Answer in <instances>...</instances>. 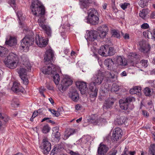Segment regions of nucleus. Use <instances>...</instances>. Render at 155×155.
Segmentation results:
<instances>
[{
	"mask_svg": "<svg viewBox=\"0 0 155 155\" xmlns=\"http://www.w3.org/2000/svg\"><path fill=\"white\" fill-rule=\"evenodd\" d=\"M120 87L117 85L116 83H114L112 86L111 91L113 92H116L118 91L120 89Z\"/></svg>",
	"mask_w": 155,
	"mask_h": 155,
	"instance_id": "nucleus-38",
	"label": "nucleus"
},
{
	"mask_svg": "<svg viewBox=\"0 0 155 155\" xmlns=\"http://www.w3.org/2000/svg\"><path fill=\"white\" fill-rule=\"evenodd\" d=\"M75 133V130L74 129H67L64 133V138L65 139H67L71 135H73Z\"/></svg>",
	"mask_w": 155,
	"mask_h": 155,
	"instance_id": "nucleus-26",
	"label": "nucleus"
},
{
	"mask_svg": "<svg viewBox=\"0 0 155 155\" xmlns=\"http://www.w3.org/2000/svg\"><path fill=\"white\" fill-rule=\"evenodd\" d=\"M5 43L10 47L14 46L17 44V40L15 37L10 36L8 39H7Z\"/></svg>",
	"mask_w": 155,
	"mask_h": 155,
	"instance_id": "nucleus-20",
	"label": "nucleus"
},
{
	"mask_svg": "<svg viewBox=\"0 0 155 155\" xmlns=\"http://www.w3.org/2000/svg\"><path fill=\"white\" fill-rule=\"evenodd\" d=\"M116 63L118 65L124 66L127 65V61L125 58L118 56L116 58Z\"/></svg>",
	"mask_w": 155,
	"mask_h": 155,
	"instance_id": "nucleus-18",
	"label": "nucleus"
},
{
	"mask_svg": "<svg viewBox=\"0 0 155 155\" xmlns=\"http://www.w3.org/2000/svg\"><path fill=\"white\" fill-rule=\"evenodd\" d=\"M45 87L49 90H53V87L51 84L47 83L45 84Z\"/></svg>",
	"mask_w": 155,
	"mask_h": 155,
	"instance_id": "nucleus-52",
	"label": "nucleus"
},
{
	"mask_svg": "<svg viewBox=\"0 0 155 155\" xmlns=\"http://www.w3.org/2000/svg\"><path fill=\"white\" fill-rule=\"evenodd\" d=\"M19 61L18 56L13 53L11 52L5 58L4 63L6 67L9 68L14 69L17 67Z\"/></svg>",
	"mask_w": 155,
	"mask_h": 155,
	"instance_id": "nucleus-3",
	"label": "nucleus"
},
{
	"mask_svg": "<svg viewBox=\"0 0 155 155\" xmlns=\"http://www.w3.org/2000/svg\"><path fill=\"white\" fill-rule=\"evenodd\" d=\"M50 128L48 125H46L43 127L42 131L43 133L46 134L48 133L50 130Z\"/></svg>",
	"mask_w": 155,
	"mask_h": 155,
	"instance_id": "nucleus-41",
	"label": "nucleus"
},
{
	"mask_svg": "<svg viewBox=\"0 0 155 155\" xmlns=\"http://www.w3.org/2000/svg\"><path fill=\"white\" fill-rule=\"evenodd\" d=\"M54 57V55L53 50L49 49L47 50L45 53L44 57L45 63V64L47 65L51 63V60H52Z\"/></svg>",
	"mask_w": 155,
	"mask_h": 155,
	"instance_id": "nucleus-9",
	"label": "nucleus"
},
{
	"mask_svg": "<svg viewBox=\"0 0 155 155\" xmlns=\"http://www.w3.org/2000/svg\"><path fill=\"white\" fill-rule=\"evenodd\" d=\"M140 51L145 54H148L150 49V45L145 42L141 41L139 43Z\"/></svg>",
	"mask_w": 155,
	"mask_h": 155,
	"instance_id": "nucleus-10",
	"label": "nucleus"
},
{
	"mask_svg": "<svg viewBox=\"0 0 155 155\" xmlns=\"http://www.w3.org/2000/svg\"><path fill=\"white\" fill-rule=\"evenodd\" d=\"M32 14L39 18L38 22L39 25L42 28H45L46 25V18L45 16V7L38 0H33L31 6Z\"/></svg>",
	"mask_w": 155,
	"mask_h": 155,
	"instance_id": "nucleus-1",
	"label": "nucleus"
},
{
	"mask_svg": "<svg viewBox=\"0 0 155 155\" xmlns=\"http://www.w3.org/2000/svg\"><path fill=\"white\" fill-rule=\"evenodd\" d=\"M87 22L90 24L93 25H95L98 24L99 22V18L98 17H97V18H94V17H87Z\"/></svg>",
	"mask_w": 155,
	"mask_h": 155,
	"instance_id": "nucleus-25",
	"label": "nucleus"
},
{
	"mask_svg": "<svg viewBox=\"0 0 155 155\" xmlns=\"http://www.w3.org/2000/svg\"><path fill=\"white\" fill-rule=\"evenodd\" d=\"M155 144H151L149 148L148 155H155Z\"/></svg>",
	"mask_w": 155,
	"mask_h": 155,
	"instance_id": "nucleus-33",
	"label": "nucleus"
},
{
	"mask_svg": "<svg viewBox=\"0 0 155 155\" xmlns=\"http://www.w3.org/2000/svg\"><path fill=\"white\" fill-rule=\"evenodd\" d=\"M22 12L21 11H19L17 13V16L20 21L23 20L24 19V17L22 16Z\"/></svg>",
	"mask_w": 155,
	"mask_h": 155,
	"instance_id": "nucleus-48",
	"label": "nucleus"
},
{
	"mask_svg": "<svg viewBox=\"0 0 155 155\" xmlns=\"http://www.w3.org/2000/svg\"><path fill=\"white\" fill-rule=\"evenodd\" d=\"M34 42V37L31 35H26L21 40V46L23 48L32 45Z\"/></svg>",
	"mask_w": 155,
	"mask_h": 155,
	"instance_id": "nucleus-5",
	"label": "nucleus"
},
{
	"mask_svg": "<svg viewBox=\"0 0 155 155\" xmlns=\"http://www.w3.org/2000/svg\"><path fill=\"white\" fill-rule=\"evenodd\" d=\"M73 81L68 76H65L61 81V84L59 85L58 89L61 92L65 91L67 87L71 85Z\"/></svg>",
	"mask_w": 155,
	"mask_h": 155,
	"instance_id": "nucleus-4",
	"label": "nucleus"
},
{
	"mask_svg": "<svg viewBox=\"0 0 155 155\" xmlns=\"http://www.w3.org/2000/svg\"><path fill=\"white\" fill-rule=\"evenodd\" d=\"M150 18H155V12H153L151 14Z\"/></svg>",
	"mask_w": 155,
	"mask_h": 155,
	"instance_id": "nucleus-61",
	"label": "nucleus"
},
{
	"mask_svg": "<svg viewBox=\"0 0 155 155\" xmlns=\"http://www.w3.org/2000/svg\"><path fill=\"white\" fill-rule=\"evenodd\" d=\"M59 71V68L57 69V71H55V73L52 74L51 75L53 76L54 81L56 85H58L59 83L60 80V76L59 74L58 73V71Z\"/></svg>",
	"mask_w": 155,
	"mask_h": 155,
	"instance_id": "nucleus-27",
	"label": "nucleus"
},
{
	"mask_svg": "<svg viewBox=\"0 0 155 155\" xmlns=\"http://www.w3.org/2000/svg\"><path fill=\"white\" fill-rule=\"evenodd\" d=\"M141 92V87L139 86H135L133 88L131 89L130 91V93L133 94H139Z\"/></svg>",
	"mask_w": 155,
	"mask_h": 155,
	"instance_id": "nucleus-29",
	"label": "nucleus"
},
{
	"mask_svg": "<svg viewBox=\"0 0 155 155\" xmlns=\"http://www.w3.org/2000/svg\"><path fill=\"white\" fill-rule=\"evenodd\" d=\"M141 65L144 68H146L148 66V61L147 60H142L140 62Z\"/></svg>",
	"mask_w": 155,
	"mask_h": 155,
	"instance_id": "nucleus-47",
	"label": "nucleus"
},
{
	"mask_svg": "<svg viewBox=\"0 0 155 155\" xmlns=\"http://www.w3.org/2000/svg\"><path fill=\"white\" fill-rule=\"evenodd\" d=\"M35 39L36 44L39 47H45L47 44V41L46 40H45L44 38H41L38 35H36Z\"/></svg>",
	"mask_w": 155,
	"mask_h": 155,
	"instance_id": "nucleus-14",
	"label": "nucleus"
},
{
	"mask_svg": "<svg viewBox=\"0 0 155 155\" xmlns=\"http://www.w3.org/2000/svg\"><path fill=\"white\" fill-rule=\"evenodd\" d=\"M114 101L115 100L113 98H109L106 99L103 106V110H105L112 108Z\"/></svg>",
	"mask_w": 155,
	"mask_h": 155,
	"instance_id": "nucleus-12",
	"label": "nucleus"
},
{
	"mask_svg": "<svg viewBox=\"0 0 155 155\" xmlns=\"http://www.w3.org/2000/svg\"><path fill=\"white\" fill-rule=\"evenodd\" d=\"M149 83L150 84L151 87H153V88L152 89L153 92H155V80H150Z\"/></svg>",
	"mask_w": 155,
	"mask_h": 155,
	"instance_id": "nucleus-46",
	"label": "nucleus"
},
{
	"mask_svg": "<svg viewBox=\"0 0 155 155\" xmlns=\"http://www.w3.org/2000/svg\"><path fill=\"white\" fill-rule=\"evenodd\" d=\"M122 130L119 127L116 128L114 130L112 136V139L114 141H117L122 136Z\"/></svg>",
	"mask_w": 155,
	"mask_h": 155,
	"instance_id": "nucleus-11",
	"label": "nucleus"
},
{
	"mask_svg": "<svg viewBox=\"0 0 155 155\" xmlns=\"http://www.w3.org/2000/svg\"><path fill=\"white\" fill-rule=\"evenodd\" d=\"M94 17V18L98 16V13L97 11L94 8L91 9L88 12L87 17Z\"/></svg>",
	"mask_w": 155,
	"mask_h": 155,
	"instance_id": "nucleus-28",
	"label": "nucleus"
},
{
	"mask_svg": "<svg viewBox=\"0 0 155 155\" xmlns=\"http://www.w3.org/2000/svg\"><path fill=\"white\" fill-rule=\"evenodd\" d=\"M70 154L71 155H80L79 153L74 152L72 151L70 152Z\"/></svg>",
	"mask_w": 155,
	"mask_h": 155,
	"instance_id": "nucleus-64",
	"label": "nucleus"
},
{
	"mask_svg": "<svg viewBox=\"0 0 155 155\" xmlns=\"http://www.w3.org/2000/svg\"><path fill=\"white\" fill-rule=\"evenodd\" d=\"M45 31L46 33L48 36L51 37V28L48 26H45V28H42Z\"/></svg>",
	"mask_w": 155,
	"mask_h": 155,
	"instance_id": "nucleus-37",
	"label": "nucleus"
},
{
	"mask_svg": "<svg viewBox=\"0 0 155 155\" xmlns=\"http://www.w3.org/2000/svg\"><path fill=\"white\" fill-rule=\"evenodd\" d=\"M117 152V150L115 149H112L109 151L108 154V155H116Z\"/></svg>",
	"mask_w": 155,
	"mask_h": 155,
	"instance_id": "nucleus-51",
	"label": "nucleus"
},
{
	"mask_svg": "<svg viewBox=\"0 0 155 155\" xmlns=\"http://www.w3.org/2000/svg\"><path fill=\"white\" fill-rule=\"evenodd\" d=\"M18 73L20 77L26 75V70L25 68H20L18 71Z\"/></svg>",
	"mask_w": 155,
	"mask_h": 155,
	"instance_id": "nucleus-34",
	"label": "nucleus"
},
{
	"mask_svg": "<svg viewBox=\"0 0 155 155\" xmlns=\"http://www.w3.org/2000/svg\"><path fill=\"white\" fill-rule=\"evenodd\" d=\"M111 34H112V36L115 38H119L120 36L119 33L115 30H112Z\"/></svg>",
	"mask_w": 155,
	"mask_h": 155,
	"instance_id": "nucleus-43",
	"label": "nucleus"
},
{
	"mask_svg": "<svg viewBox=\"0 0 155 155\" xmlns=\"http://www.w3.org/2000/svg\"><path fill=\"white\" fill-rule=\"evenodd\" d=\"M22 80L23 81V83L25 85H27L28 84V80L26 75L24 76H21L20 77Z\"/></svg>",
	"mask_w": 155,
	"mask_h": 155,
	"instance_id": "nucleus-42",
	"label": "nucleus"
},
{
	"mask_svg": "<svg viewBox=\"0 0 155 155\" xmlns=\"http://www.w3.org/2000/svg\"><path fill=\"white\" fill-rule=\"evenodd\" d=\"M46 90V89H45L44 87H42L40 88L39 89V93L44 97H45V96L44 94V92Z\"/></svg>",
	"mask_w": 155,
	"mask_h": 155,
	"instance_id": "nucleus-50",
	"label": "nucleus"
},
{
	"mask_svg": "<svg viewBox=\"0 0 155 155\" xmlns=\"http://www.w3.org/2000/svg\"><path fill=\"white\" fill-rule=\"evenodd\" d=\"M98 32L95 31H91L87 35V39L91 41H93L98 37Z\"/></svg>",
	"mask_w": 155,
	"mask_h": 155,
	"instance_id": "nucleus-16",
	"label": "nucleus"
},
{
	"mask_svg": "<svg viewBox=\"0 0 155 155\" xmlns=\"http://www.w3.org/2000/svg\"><path fill=\"white\" fill-rule=\"evenodd\" d=\"M143 114L144 116H146L147 117L149 116V114L146 111L143 110L142 111Z\"/></svg>",
	"mask_w": 155,
	"mask_h": 155,
	"instance_id": "nucleus-63",
	"label": "nucleus"
},
{
	"mask_svg": "<svg viewBox=\"0 0 155 155\" xmlns=\"http://www.w3.org/2000/svg\"><path fill=\"white\" fill-rule=\"evenodd\" d=\"M134 98L131 96L127 97L125 100L121 99L119 101L120 108L124 110H127L128 108L129 103L132 101Z\"/></svg>",
	"mask_w": 155,
	"mask_h": 155,
	"instance_id": "nucleus-8",
	"label": "nucleus"
},
{
	"mask_svg": "<svg viewBox=\"0 0 155 155\" xmlns=\"http://www.w3.org/2000/svg\"><path fill=\"white\" fill-rule=\"evenodd\" d=\"M97 117L95 114H92L90 116L88 119L90 122H95L97 120Z\"/></svg>",
	"mask_w": 155,
	"mask_h": 155,
	"instance_id": "nucleus-40",
	"label": "nucleus"
},
{
	"mask_svg": "<svg viewBox=\"0 0 155 155\" xmlns=\"http://www.w3.org/2000/svg\"><path fill=\"white\" fill-rule=\"evenodd\" d=\"M4 49L3 47L0 46V56L1 57H2L5 56V54L3 53Z\"/></svg>",
	"mask_w": 155,
	"mask_h": 155,
	"instance_id": "nucleus-56",
	"label": "nucleus"
},
{
	"mask_svg": "<svg viewBox=\"0 0 155 155\" xmlns=\"http://www.w3.org/2000/svg\"><path fill=\"white\" fill-rule=\"evenodd\" d=\"M109 150V148L106 145L100 144L97 152L99 155H105Z\"/></svg>",
	"mask_w": 155,
	"mask_h": 155,
	"instance_id": "nucleus-17",
	"label": "nucleus"
},
{
	"mask_svg": "<svg viewBox=\"0 0 155 155\" xmlns=\"http://www.w3.org/2000/svg\"><path fill=\"white\" fill-rule=\"evenodd\" d=\"M107 53V55H113L115 54V51L114 48L110 47L108 48Z\"/></svg>",
	"mask_w": 155,
	"mask_h": 155,
	"instance_id": "nucleus-39",
	"label": "nucleus"
},
{
	"mask_svg": "<svg viewBox=\"0 0 155 155\" xmlns=\"http://www.w3.org/2000/svg\"><path fill=\"white\" fill-rule=\"evenodd\" d=\"M49 110L50 111L51 113L54 115L55 116L58 117L60 115V113L57 111H56L54 109H52L51 108L49 109Z\"/></svg>",
	"mask_w": 155,
	"mask_h": 155,
	"instance_id": "nucleus-45",
	"label": "nucleus"
},
{
	"mask_svg": "<svg viewBox=\"0 0 155 155\" xmlns=\"http://www.w3.org/2000/svg\"><path fill=\"white\" fill-rule=\"evenodd\" d=\"M76 85L82 94H84L88 89L87 83L84 82L79 81L77 82L76 83Z\"/></svg>",
	"mask_w": 155,
	"mask_h": 155,
	"instance_id": "nucleus-13",
	"label": "nucleus"
},
{
	"mask_svg": "<svg viewBox=\"0 0 155 155\" xmlns=\"http://www.w3.org/2000/svg\"><path fill=\"white\" fill-rule=\"evenodd\" d=\"M81 106L79 104H77L75 106V109L77 110H79L81 109Z\"/></svg>",
	"mask_w": 155,
	"mask_h": 155,
	"instance_id": "nucleus-62",
	"label": "nucleus"
},
{
	"mask_svg": "<svg viewBox=\"0 0 155 155\" xmlns=\"http://www.w3.org/2000/svg\"><path fill=\"white\" fill-rule=\"evenodd\" d=\"M11 89L13 91L16 93L21 92L23 93L24 92V88L20 86L19 84L16 82H14L13 83Z\"/></svg>",
	"mask_w": 155,
	"mask_h": 155,
	"instance_id": "nucleus-15",
	"label": "nucleus"
},
{
	"mask_svg": "<svg viewBox=\"0 0 155 155\" xmlns=\"http://www.w3.org/2000/svg\"><path fill=\"white\" fill-rule=\"evenodd\" d=\"M108 49V46L107 45H105V46H101L98 51V53L99 54L103 56H107Z\"/></svg>",
	"mask_w": 155,
	"mask_h": 155,
	"instance_id": "nucleus-21",
	"label": "nucleus"
},
{
	"mask_svg": "<svg viewBox=\"0 0 155 155\" xmlns=\"http://www.w3.org/2000/svg\"><path fill=\"white\" fill-rule=\"evenodd\" d=\"M148 13V9H144L140 11L139 15L140 17L143 19H145Z\"/></svg>",
	"mask_w": 155,
	"mask_h": 155,
	"instance_id": "nucleus-30",
	"label": "nucleus"
},
{
	"mask_svg": "<svg viewBox=\"0 0 155 155\" xmlns=\"http://www.w3.org/2000/svg\"><path fill=\"white\" fill-rule=\"evenodd\" d=\"M9 119V118L7 117L2 116L1 114L0 113V127L3 124H5L8 121Z\"/></svg>",
	"mask_w": 155,
	"mask_h": 155,
	"instance_id": "nucleus-31",
	"label": "nucleus"
},
{
	"mask_svg": "<svg viewBox=\"0 0 155 155\" xmlns=\"http://www.w3.org/2000/svg\"><path fill=\"white\" fill-rule=\"evenodd\" d=\"M103 79L104 76L99 71L94 75L91 78L92 82L90 83L89 89L91 91L90 95L93 97L97 96L98 91V89L96 87V85L101 84Z\"/></svg>",
	"mask_w": 155,
	"mask_h": 155,
	"instance_id": "nucleus-2",
	"label": "nucleus"
},
{
	"mask_svg": "<svg viewBox=\"0 0 155 155\" xmlns=\"http://www.w3.org/2000/svg\"><path fill=\"white\" fill-rule=\"evenodd\" d=\"M127 118L125 116L119 117L115 121V124L121 125L127 121Z\"/></svg>",
	"mask_w": 155,
	"mask_h": 155,
	"instance_id": "nucleus-23",
	"label": "nucleus"
},
{
	"mask_svg": "<svg viewBox=\"0 0 155 155\" xmlns=\"http://www.w3.org/2000/svg\"><path fill=\"white\" fill-rule=\"evenodd\" d=\"M130 4L129 3L125 2L123 4H122L120 5V7L123 10H125L127 8V6Z\"/></svg>",
	"mask_w": 155,
	"mask_h": 155,
	"instance_id": "nucleus-53",
	"label": "nucleus"
},
{
	"mask_svg": "<svg viewBox=\"0 0 155 155\" xmlns=\"http://www.w3.org/2000/svg\"><path fill=\"white\" fill-rule=\"evenodd\" d=\"M79 4L82 8H86L87 6V2L83 0L80 1Z\"/></svg>",
	"mask_w": 155,
	"mask_h": 155,
	"instance_id": "nucleus-44",
	"label": "nucleus"
},
{
	"mask_svg": "<svg viewBox=\"0 0 155 155\" xmlns=\"http://www.w3.org/2000/svg\"><path fill=\"white\" fill-rule=\"evenodd\" d=\"M98 30L103 31H104V32L107 33L108 31V29L106 25H103L98 28Z\"/></svg>",
	"mask_w": 155,
	"mask_h": 155,
	"instance_id": "nucleus-36",
	"label": "nucleus"
},
{
	"mask_svg": "<svg viewBox=\"0 0 155 155\" xmlns=\"http://www.w3.org/2000/svg\"><path fill=\"white\" fill-rule=\"evenodd\" d=\"M69 97L74 101H77L79 99V95L76 90L71 91L69 94Z\"/></svg>",
	"mask_w": 155,
	"mask_h": 155,
	"instance_id": "nucleus-22",
	"label": "nucleus"
},
{
	"mask_svg": "<svg viewBox=\"0 0 155 155\" xmlns=\"http://www.w3.org/2000/svg\"><path fill=\"white\" fill-rule=\"evenodd\" d=\"M24 65L28 70L31 69V65L29 63L26 62L24 63Z\"/></svg>",
	"mask_w": 155,
	"mask_h": 155,
	"instance_id": "nucleus-57",
	"label": "nucleus"
},
{
	"mask_svg": "<svg viewBox=\"0 0 155 155\" xmlns=\"http://www.w3.org/2000/svg\"><path fill=\"white\" fill-rule=\"evenodd\" d=\"M104 64L108 70L110 71L113 70L114 63L111 59L107 58L104 61Z\"/></svg>",
	"mask_w": 155,
	"mask_h": 155,
	"instance_id": "nucleus-19",
	"label": "nucleus"
},
{
	"mask_svg": "<svg viewBox=\"0 0 155 155\" xmlns=\"http://www.w3.org/2000/svg\"><path fill=\"white\" fill-rule=\"evenodd\" d=\"M47 120V121L48 122H49L51 123H52V124H54V122L49 119V118L48 117H45L42 120L41 122H43Z\"/></svg>",
	"mask_w": 155,
	"mask_h": 155,
	"instance_id": "nucleus-55",
	"label": "nucleus"
},
{
	"mask_svg": "<svg viewBox=\"0 0 155 155\" xmlns=\"http://www.w3.org/2000/svg\"><path fill=\"white\" fill-rule=\"evenodd\" d=\"M152 89H151L148 87L145 88L143 90L144 93L145 95L147 96H150L151 93L153 92L152 91Z\"/></svg>",
	"mask_w": 155,
	"mask_h": 155,
	"instance_id": "nucleus-35",
	"label": "nucleus"
},
{
	"mask_svg": "<svg viewBox=\"0 0 155 155\" xmlns=\"http://www.w3.org/2000/svg\"><path fill=\"white\" fill-rule=\"evenodd\" d=\"M98 33L100 37L102 38H104L107 34V32L101 31H98Z\"/></svg>",
	"mask_w": 155,
	"mask_h": 155,
	"instance_id": "nucleus-49",
	"label": "nucleus"
},
{
	"mask_svg": "<svg viewBox=\"0 0 155 155\" xmlns=\"http://www.w3.org/2000/svg\"><path fill=\"white\" fill-rule=\"evenodd\" d=\"M99 120L104 124H106L107 123L106 119L104 118H100L99 119Z\"/></svg>",
	"mask_w": 155,
	"mask_h": 155,
	"instance_id": "nucleus-58",
	"label": "nucleus"
},
{
	"mask_svg": "<svg viewBox=\"0 0 155 155\" xmlns=\"http://www.w3.org/2000/svg\"><path fill=\"white\" fill-rule=\"evenodd\" d=\"M138 56L135 53H130L128 56V60L131 62H133L135 58H138Z\"/></svg>",
	"mask_w": 155,
	"mask_h": 155,
	"instance_id": "nucleus-32",
	"label": "nucleus"
},
{
	"mask_svg": "<svg viewBox=\"0 0 155 155\" xmlns=\"http://www.w3.org/2000/svg\"><path fill=\"white\" fill-rule=\"evenodd\" d=\"M52 130L53 131L52 134L55 138L59 140L60 139L61 134L59 132V128L58 127H53Z\"/></svg>",
	"mask_w": 155,
	"mask_h": 155,
	"instance_id": "nucleus-24",
	"label": "nucleus"
},
{
	"mask_svg": "<svg viewBox=\"0 0 155 155\" xmlns=\"http://www.w3.org/2000/svg\"><path fill=\"white\" fill-rule=\"evenodd\" d=\"M46 65L47 66H44L41 69L42 72L44 74H50L51 75L52 74H55V71H57V69H58V67L55 65L52 64L51 63Z\"/></svg>",
	"mask_w": 155,
	"mask_h": 155,
	"instance_id": "nucleus-6",
	"label": "nucleus"
},
{
	"mask_svg": "<svg viewBox=\"0 0 155 155\" xmlns=\"http://www.w3.org/2000/svg\"><path fill=\"white\" fill-rule=\"evenodd\" d=\"M40 110H38L37 111H35L33 113V114L32 116V117H33V118H34L37 115L38 113V111Z\"/></svg>",
	"mask_w": 155,
	"mask_h": 155,
	"instance_id": "nucleus-59",
	"label": "nucleus"
},
{
	"mask_svg": "<svg viewBox=\"0 0 155 155\" xmlns=\"http://www.w3.org/2000/svg\"><path fill=\"white\" fill-rule=\"evenodd\" d=\"M8 2L11 5H14L15 4V0H8Z\"/></svg>",
	"mask_w": 155,
	"mask_h": 155,
	"instance_id": "nucleus-60",
	"label": "nucleus"
},
{
	"mask_svg": "<svg viewBox=\"0 0 155 155\" xmlns=\"http://www.w3.org/2000/svg\"><path fill=\"white\" fill-rule=\"evenodd\" d=\"M141 28L142 29H147L149 28V25L147 23H144L141 25Z\"/></svg>",
	"mask_w": 155,
	"mask_h": 155,
	"instance_id": "nucleus-54",
	"label": "nucleus"
},
{
	"mask_svg": "<svg viewBox=\"0 0 155 155\" xmlns=\"http://www.w3.org/2000/svg\"><path fill=\"white\" fill-rule=\"evenodd\" d=\"M41 147L43 153L45 155H47L50 151L51 148V144L48 141L47 138H45L43 139L42 145Z\"/></svg>",
	"mask_w": 155,
	"mask_h": 155,
	"instance_id": "nucleus-7",
	"label": "nucleus"
}]
</instances>
